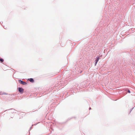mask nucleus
Listing matches in <instances>:
<instances>
[{"label":"nucleus","instance_id":"1","mask_svg":"<svg viewBox=\"0 0 135 135\" xmlns=\"http://www.w3.org/2000/svg\"><path fill=\"white\" fill-rule=\"evenodd\" d=\"M18 92H19L21 94L23 93L24 91V89L22 87H19L18 88Z\"/></svg>","mask_w":135,"mask_h":135},{"label":"nucleus","instance_id":"2","mask_svg":"<svg viewBox=\"0 0 135 135\" xmlns=\"http://www.w3.org/2000/svg\"><path fill=\"white\" fill-rule=\"evenodd\" d=\"M18 82L20 84H22L25 85L27 84V83H26L25 82L23 81L22 80H18Z\"/></svg>","mask_w":135,"mask_h":135},{"label":"nucleus","instance_id":"3","mask_svg":"<svg viewBox=\"0 0 135 135\" xmlns=\"http://www.w3.org/2000/svg\"><path fill=\"white\" fill-rule=\"evenodd\" d=\"M28 80L31 82H33L34 81V79L32 78H30L28 79Z\"/></svg>","mask_w":135,"mask_h":135},{"label":"nucleus","instance_id":"4","mask_svg":"<svg viewBox=\"0 0 135 135\" xmlns=\"http://www.w3.org/2000/svg\"><path fill=\"white\" fill-rule=\"evenodd\" d=\"M11 110L12 111H11V112L12 113H14V111H15V110L14 109H8L7 110H5L4 111H6L7 110Z\"/></svg>","mask_w":135,"mask_h":135},{"label":"nucleus","instance_id":"5","mask_svg":"<svg viewBox=\"0 0 135 135\" xmlns=\"http://www.w3.org/2000/svg\"><path fill=\"white\" fill-rule=\"evenodd\" d=\"M4 61V60L3 59L0 58V61L1 62H3Z\"/></svg>","mask_w":135,"mask_h":135},{"label":"nucleus","instance_id":"6","mask_svg":"<svg viewBox=\"0 0 135 135\" xmlns=\"http://www.w3.org/2000/svg\"><path fill=\"white\" fill-rule=\"evenodd\" d=\"M99 56H98L97 57L96 59L95 60L98 61L99 60Z\"/></svg>","mask_w":135,"mask_h":135},{"label":"nucleus","instance_id":"7","mask_svg":"<svg viewBox=\"0 0 135 135\" xmlns=\"http://www.w3.org/2000/svg\"><path fill=\"white\" fill-rule=\"evenodd\" d=\"M134 107L133 108H132L129 111V113H131L132 110L134 108Z\"/></svg>","mask_w":135,"mask_h":135},{"label":"nucleus","instance_id":"8","mask_svg":"<svg viewBox=\"0 0 135 135\" xmlns=\"http://www.w3.org/2000/svg\"><path fill=\"white\" fill-rule=\"evenodd\" d=\"M95 65H96V64H97V63L98 61H96V60H95Z\"/></svg>","mask_w":135,"mask_h":135},{"label":"nucleus","instance_id":"9","mask_svg":"<svg viewBox=\"0 0 135 135\" xmlns=\"http://www.w3.org/2000/svg\"><path fill=\"white\" fill-rule=\"evenodd\" d=\"M95 65H96V64H97V63L98 61H96V60H95Z\"/></svg>","mask_w":135,"mask_h":135},{"label":"nucleus","instance_id":"10","mask_svg":"<svg viewBox=\"0 0 135 135\" xmlns=\"http://www.w3.org/2000/svg\"><path fill=\"white\" fill-rule=\"evenodd\" d=\"M127 91L129 93H130L131 92L130 90L128 89H127Z\"/></svg>","mask_w":135,"mask_h":135},{"label":"nucleus","instance_id":"11","mask_svg":"<svg viewBox=\"0 0 135 135\" xmlns=\"http://www.w3.org/2000/svg\"><path fill=\"white\" fill-rule=\"evenodd\" d=\"M3 94H6V95H7V94L6 93H3Z\"/></svg>","mask_w":135,"mask_h":135},{"label":"nucleus","instance_id":"12","mask_svg":"<svg viewBox=\"0 0 135 135\" xmlns=\"http://www.w3.org/2000/svg\"><path fill=\"white\" fill-rule=\"evenodd\" d=\"M91 109V108L90 107V108H89V109L90 110Z\"/></svg>","mask_w":135,"mask_h":135},{"label":"nucleus","instance_id":"13","mask_svg":"<svg viewBox=\"0 0 135 135\" xmlns=\"http://www.w3.org/2000/svg\"><path fill=\"white\" fill-rule=\"evenodd\" d=\"M31 128H32V127H31L30 128V130H31Z\"/></svg>","mask_w":135,"mask_h":135}]
</instances>
